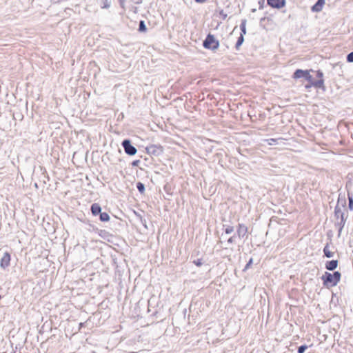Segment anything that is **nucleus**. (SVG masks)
<instances>
[{
	"label": "nucleus",
	"instance_id": "f257e3e1",
	"mask_svg": "<svg viewBox=\"0 0 353 353\" xmlns=\"http://www.w3.org/2000/svg\"><path fill=\"white\" fill-rule=\"evenodd\" d=\"M321 279L323 282V285L327 288H332L336 286L341 279V273L339 272H334L333 274L325 272L322 275Z\"/></svg>",
	"mask_w": 353,
	"mask_h": 353
},
{
	"label": "nucleus",
	"instance_id": "f03ea898",
	"mask_svg": "<svg viewBox=\"0 0 353 353\" xmlns=\"http://www.w3.org/2000/svg\"><path fill=\"white\" fill-rule=\"evenodd\" d=\"M203 46L207 49L215 50L219 46V42L212 34H208L203 41Z\"/></svg>",
	"mask_w": 353,
	"mask_h": 353
},
{
	"label": "nucleus",
	"instance_id": "7ed1b4c3",
	"mask_svg": "<svg viewBox=\"0 0 353 353\" xmlns=\"http://www.w3.org/2000/svg\"><path fill=\"white\" fill-rule=\"evenodd\" d=\"M301 77H303L308 81L312 82V77L310 75L308 70H303L301 69H298L294 72L293 74V78L299 79Z\"/></svg>",
	"mask_w": 353,
	"mask_h": 353
},
{
	"label": "nucleus",
	"instance_id": "20e7f679",
	"mask_svg": "<svg viewBox=\"0 0 353 353\" xmlns=\"http://www.w3.org/2000/svg\"><path fill=\"white\" fill-rule=\"evenodd\" d=\"M125 152L129 155H134L137 153V149L131 145L129 140H124L122 143Z\"/></svg>",
	"mask_w": 353,
	"mask_h": 353
},
{
	"label": "nucleus",
	"instance_id": "39448f33",
	"mask_svg": "<svg viewBox=\"0 0 353 353\" xmlns=\"http://www.w3.org/2000/svg\"><path fill=\"white\" fill-rule=\"evenodd\" d=\"M267 3L272 8L280 9L285 6V0H267Z\"/></svg>",
	"mask_w": 353,
	"mask_h": 353
},
{
	"label": "nucleus",
	"instance_id": "423d86ee",
	"mask_svg": "<svg viewBox=\"0 0 353 353\" xmlns=\"http://www.w3.org/2000/svg\"><path fill=\"white\" fill-rule=\"evenodd\" d=\"M10 255L8 252H5L0 261V266L6 269L10 265Z\"/></svg>",
	"mask_w": 353,
	"mask_h": 353
},
{
	"label": "nucleus",
	"instance_id": "0eeeda50",
	"mask_svg": "<svg viewBox=\"0 0 353 353\" xmlns=\"http://www.w3.org/2000/svg\"><path fill=\"white\" fill-rule=\"evenodd\" d=\"M248 233V227L243 224H239L237 234L239 237H244Z\"/></svg>",
	"mask_w": 353,
	"mask_h": 353
},
{
	"label": "nucleus",
	"instance_id": "6e6552de",
	"mask_svg": "<svg viewBox=\"0 0 353 353\" xmlns=\"http://www.w3.org/2000/svg\"><path fill=\"white\" fill-rule=\"evenodd\" d=\"M325 4V0H318L317 2L312 7L313 12H320L323 8V6Z\"/></svg>",
	"mask_w": 353,
	"mask_h": 353
},
{
	"label": "nucleus",
	"instance_id": "1a4fd4ad",
	"mask_svg": "<svg viewBox=\"0 0 353 353\" xmlns=\"http://www.w3.org/2000/svg\"><path fill=\"white\" fill-rule=\"evenodd\" d=\"M102 9H108L111 6V0H97Z\"/></svg>",
	"mask_w": 353,
	"mask_h": 353
},
{
	"label": "nucleus",
	"instance_id": "9d476101",
	"mask_svg": "<svg viewBox=\"0 0 353 353\" xmlns=\"http://www.w3.org/2000/svg\"><path fill=\"white\" fill-rule=\"evenodd\" d=\"M338 265V261L336 260H332L327 262L325 264V268L328 270H334L336 268Z\"/></svg>",
	"mask_w": 353,
	"mask_h": 353
},
{
	"label": "nucleus",
	"instance_id": "9b49d317",
	"mask_svg": "<svg viewBox=\"0 0 353 353\" xmlns=\"http://www.w3.org/2000/svg\"><path fill=\"white\" fill-rule=\"evenodd\" d=\"M91 211L94 215H97L101 213V208L98 203H94L91 206Z\"/></svg>",
	"mask_w": 353,
	"mask_h": 353
},
{
	"label": "nucleus",
	"instance_id": "f8f14e48",
	"mask_svg": "<svg viewBox=\"0 0 353 353\" xmlns=\"http://www.w3.org/2000/svg\"><path fill=\"white\" fill-rule=\"evenodd\" d=\"M324 254L327 258L333 257L334 253L330 250L329 246L327 245L323 249Z\"/></svg>",
	"mask_w": 353,
	"mask_h": 353
},
{
	"label": "nucleus",
	"instance_id": "ddd939ff",
	"mask_svg": "<svg viewBox=\"0 0 353 353\" xmlns=\"http://www.w3.org/2000/svg\"><path fill=\"white\" fill-rule=\"evenodd\" d=\"M310 83H312V85H314L316 88H323V87L324 81H323V79H319L317 81H313L312 80V82H310Z\"/></svg>",
	"mask_w": 353,
	"mask_h": 353
},
{
	"label": "nucleus",
	"instance_id": "4468645a",
	"mask_svg": "<svg viewBox=\"0 0 353 353\" xmlns=\"http://www.w3.org/2000/svg\"><path fill=\"white\" fill-rule=\"evenodd\" d=\"M246 22L247 21L245 19L242 20L241 26H240L241 30V34H243V36H244V34H246Z\"/></svg>",
	"mask_w": 353,
	"mask_h": 353
},
{
	"label": "nucleus",
	"instance_id": "2eb2a0df",
	"mask_svg": "<svg viewBox=\"0 0 353 353\" xmlns=\"http://www.w3.org/2000/svg\"><path fill=\"white\" fill-rule=\"evenodd\" d=\"M244 41V37L243 34H241L240 37L238 38V40L236 43V48L238 50L239 47L241 46Z\"/></svg>",
	"mask_w": 353,
	"mask_h": 353
},
{
	"label": "nucleus",
	"instance_id": "dca6fc26",
	"mask_svg": "<svg viewBox=\"0 0 353 353\" xmlns=\"http://www.w3.org/2000/svg\"><path fill=\"white\" fill-rule=\"evenodd\" d=\"M100 219L102 221H108L110 219V216L106 212L100 213Z\"/></svg>",
	"mask_w": 353,
	"mask_h": 353
},
{
	"label": "nucleus",
	"instance_id": "f3484780",
	"mask_svg": "<svg viewBox=\"0 0 353 353\" xmlns=\"http://www.w3.org/2000/svg\"><path fill=\"white\" fill-rule=\"evenodd\" d=\"M139 30L141 32H145L146 30V27L145 26V23H144L143 21H140Z\"/></svg>",
	"mask_w": 353,
	"mask_h": 353
},
{
	"label": "nucleus",
	"instance_id": "a211bd4d",
	"mask_svg": "<svg viewBox=\"0 0 353 353\" xmlns=\"http://www.w3.org/2000/svg\"><path fill=\"white\" fill-rule=\"evenodd\" d=\"M265 141L268 143V145H274V144L276 143V141H277V140H276V139H265Z\"/></svg>",
	"mask_w": 353,
	"mask_h": 353
},
{
	"label": "nucleus",
	"instance_id": "6ab92c4d",
	"mask_svg": "<svg viewBox=\"0 0 353 353\" xmlns=\"http://www.w3.org/2000/svg\"><path fill=\"white\" fill-rule=\"evenodd\" d=\"M348 200H349V204H348L349 208L351 210H353V199L352 196H350L349 194H348Z\"/></svg>",
	"mask_w": 353,
	"mask_h": 353
},
{
	"label": "nucleus",
	"instance_id": "aec40b11",
	"mask_svg": "<svg viewBox=\"0 0 353 353\" xmlns=\"http://www.w3.org/2000/svg\"><path fill=\"white\" fill-rule=\"evenodd\" d=\"M234 231V228L232 226H228L225 229V232L228 234H231L232 232H233Z\"/></svg>",
	"mask_w": 353,
	"mask_h": 353
},
{
	"label": "nucleus",
	"instance_id": "412c9836",
	"mask_svg": "<svg viewBox=\"0 0 353 353\" xmlns=\"http://www.w3.org/2000/svg\"><path fill=\"white\" fill-rule=\"evenodd\" d=\"M137 186V189L139 190V191L140 192H143L144 191L145 188H144V185L143 183H138Z\"/></svg>",
	"mask_w": 353,
	"mask_h": 353
},
{
	"label": "nucleus",
	"instance_id": "4be33fe9",
	"mask_svg": "<svg viewBox=\"0 0 353 353\" xmlns=\"http://www.w3.org/2000/svg\"><path fill=\"white\" fill-rule=\"evenodd\" d=\"M307 348V345H301V346H300L299 347L298 352L299 353H303Z\"/></svg>",
	"mask_w": 353,
	"mask_h": 353
},
{
	"label": "nucleus",
	"instance_id": "5701e85b",
	"mask_svg": "<svg viewBox=\"0 0 353 353\" xmlns=\"http://www.w3.org/2000/svg\"><path fill=\"white\" fill-rule=\"evenodd\" d=\"M347 61L348 62H353V52H350L347 57Z\"/></svg>",
	"mask_w": 353,
	"mask_h": 353
},
{
	"label": "nucleus",
	"instance_id": "b1692460",
	"mask_svg": "<svg viewBox=\"0 0 353 353\" xmlns=\"http://www.w3.org/2000/svg\"><path fill=\"white\" fill-rule=\"evenodd\" d=\"M252 263H253V259H250L249 260V261L248 262V263L246 264L244 270H248L252 265Z\"/></svg>",
	"mask_w": 353,
	"mask_h": 353
},
{
	"label": "nucleus",
	"instance_id": "393cba45",
	"mask_svg": "<svg viewBox=\"0 0 353 353\" xmlns=\"http://www.w3.org/2000/svg\"><path fill=\"white\" fill-rule=\"evenodd\" d=\"M194 263L197 266H200L202 265V262L200 260L194 261Z\"/></svg>",
	"mask_w": 353,
	"mask_h": 353
},
{
	"label": "nucleus",
	"instance_id": "a878e982",
	"mask_svg": "<svg viewBox=\"0 0 353 353\" xmlns=\"http://www.w3.org/2000/svg\"><path fill=\"white\" fill-rule=\"evenodd\" d=\"M234 241V236H231L230 238H229V239L228 240V243H232Z\"/></svg>",
	"mask_w": 353,
	"mask_h": 353
},
{
	"label": "nucleus",
	"instance_id": "bb28decb",
	"mask_svg": "<svg viewBox=\"0 0 353 353\" xmlns=\"http://www.w3.org/2000/svg\"><path fill=\"white\" fill-rule=\"evenodd\" d=\"M317 76L320 79H323V73L321 71L317 72Z\"/></svg>",
	"mask_w": 353,
	"mask_h": 353
},
{
	"label": "nucleus",
	"instance_id": "cd10ccee",
	"mask_svg": "<svg viewBox=\"0 0 353 353\" xmlns=\"http://www.w3.org/2000/svg\"><path fill=\"white\" fill-rule=\"evenodd\" d=\"M125 0H119V2H120V5L122 8L124 7V3H125Z\"/></svg>",
	"mask_w": 353,
	"mask_h": 353
},
{
	"label": "nucleus",
	"instance_id": "c85d7f7f",
	"mask_svg": "<svg viewBox=\"0 0 353 353\" xmlns=\"http://www.w3.org/2000/svg\"><path fill=\"white\" fill-rule=\"evenodd\" d=\"M195 1L197 3H202L205 2L207 0H195Z\"/></svg>",
	"mask_w": 353,
	"mask_h": 353
}]
</instances>
